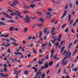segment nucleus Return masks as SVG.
I'll list each match as a JSON object with an SVG mask.
<instances>
[{"label": "nucleus", "instance_id": "obj_1", "mask_svg": "<svg viewBox=\"0 0 78 78\" xmlns=\"http://www.w3.org/2000/svg\"><path fill=\"white\" fill-rule=\"evenodd\" d=\"M42 31H40L39 32V39H40L38 40V42L39 43H40V41L41 42H42V41H43V38H41V37H42Z\"/></svg>", "mask_w": 78, "mask_h": 78}, {"label": "nucleus", "instance_id": "obj_2", "mask_svg": "<svg viewBox=\"0 0 78 78\" xmlns=\"http://www.w3.org/2000/svg\"><path fill=\"white\" fill-rule=\"evenodd\" d=\"M16 12H17V13H16L14 12H13V13L15 14V16H20V18H23V17L21 16V13L20 12L18 11H16Z\"/></svg>", "mask_w": 78, "mask_h": 78}, {"label": "nucleus", "instance_id": "obj_3", "mask_svg": "<svg viewBox=\"0 0 78 78\" xmlns=\"http://www.w3.org/2000/svg\"><path fill=\"white\" fill-rule=\"evenodd\" d=\"M26 19H24L25 22L29 24L30 23V18L28 17L27 16H26Z\"/></svg>", "mask_w": 78, "mask_h": 78}, {"label": "nucleus", "instance_id": "obj_4", "mask_svg": "<svg viewBox=\"0 0 78 78\" xmlns=\"http://www.w3.org/2000/svg\"><path fill=\"white\" fill-rule=\"evenodd\" d=\"M72 55V53L70 52V51H68L66 53V56H67L69 58H70L71 57V55Z\"/></svg>", "mask_w": 78, "mask_h": 78}, {"label": "nucleus", "instance_id": "obj_5", "mask_svg": "<svg viewBox=\"0 0 78 78\" xmlns=\"http://www.w3.org/2000/svg\"><path fill=\"white\" fill-rule=\"evenodd\" d=\"M47 16H46L47 18H48V17H51L53 15H51V13L50 12H48L46 13Z\"/></svg>", "mask_w": 78, "mask_h": 78}, {"label": "nucleus", "instance_id": "obj_6", "mask_svg": "<svg viewBox=\"0 0 78 78\" xmlns=\"http://www.w3.org/2000/svg\"><path fill=\"white\" fill-rule=\"evenodd\" d=\"M14 54L15 55H22V56H23V54L22 53H20L19 52H15L14 53Z\"/></svg>", "mask_w": 78, "mask_h": 78}, {"label": "nucleus", "instance_id": "obj_7", "mask_svg": "<svg viewBox=\"0 0 78 78\" xmlns=\"http://www.w3.org/2000/svg\"><path fill=\"white\" fill-rule=\"evenodd\" d=\"M2 14L3 15L5 16L6 17H8L9 16V14H6L4 12H2Z\"/></svg>", "mask_w": 78, "mask_h": 78}, {"label": "nucleus", "instance_id": "obj_8", "mask_svg": "<svg viewBox=\"0 0 78 78\" xmlns=\"http://www.w3.org/2000/svg\"><path fill=\"white\" fill-rule=\"evenodd\" d=\"M56 40H57V39H56V38L55 37L54 39V41L51 40V42H52V44H55V41H56Z\"/></svg>", "mask_w": 78, "mask_h": 78}, {"label": "nucleus", "instance_id": "obj_9", "mask_svg": "<svg viewBox=\"0 0 78 78\" xmlns=\"http://www.w3.org/2000/svg\"><path fill=\"white\" fill-rule=\"evenodd\" d=\"M66 12H67V11L66 10H65L63 15L62 16L61 19H62L63 18L65 17V16H66Z\"/></svg>", "mask_w": 78, "mask_h": 78}, {"label": "nucleus", "instance_id": "obj_10", "mask_svg": "<svg viewBox=\"0 0 78 78\" xmlns=\"http://www.w3.org/2000/svg\"><path fill=\"white\" fill-rule=\"evenodd\" d=\"M54 59H55L56 61H58L59 59H60V58H58V57H57V55H55L54 57Z\"/></svg>", "mask_w": 78, "mask_h": 78}, {"label": "nucleus", "instance_id": "obj_11", "mask_svg": "<svg viewBox=\"0 0 78 78\" xmlns=\"http://www.w3.org/2000/svg\"><path fill=\"white\" fill-rule=\"evenodd\" d=\"M45 69H47L48 67V62H46L44 66Z\"/></svg>", "mask_w": 78, "mask_h": 78}, {"label": "nucleus", "instance_id": "obj_12", "mask_svg": "<svg viewBox=\"0 0 78 78\" xmlns=\"http://www.w3.org/2000/svg\"><path fill=\"white\" fill-rule=\"evenodd\" d=\"M24 73V75H28V70L25 71Z\"/></svg>", "mask_w": 78, "mask_h": 78}, {"label": "nucleus", "instance_id": "obj_13", "mask_svg": "<svg viewBox=\"0 0 78 78\" xmlns=\"http://www.w3.org/2000/svg\"><path fill=\"white\" fill-rule=\"evenodd\" d=\"M48 28H45L43 30L44 33H47V30H48Z\"/></svg>", "mask_w": 78, "mask_h": 78}, {"label": "nucleus", "instance_id": "obj_14", "mask_svg": "<svg viewBox=\"0 0 78 78\" xmlns=\"http://www.w3.org/2000/svg\"><path fill=\"white\" fill-rule=\"evenodd\" d=\"M61 37H62V35H60L57 39L58 41V42H59L61 41Z\"/></svg>", "mask_w": 78, "mask_h": 78}, {"label": "nucleus", "instance_id": "obj_15", "mask_svg": "<svg viewBox=\"0 0 78 78\" xmlns=\"http://www.w3.org/2000/svg\"><path fill=\"white\" fill-rule=\"evenodd\" d=\"M72 45H73L72 43H69V45L68 46V50H69V49H70V47H71V46H72Z\"/></svg>", "mask_w": 78, "mask_h": 78}, {"label": "nucleus", "instance_id": "obj_16", "mask_svg": "<svg viewBox=\"0 0 78 78\" xmlns=\"http://www.w3.org/2000/svg\"><path fill=\"white\" fill-rule=\"evenodd\" d=\"M64 48H65V47H62L61 49V51H60L61 53H62L63 51H64Z\"/></svg>", "mask_w": 78, "mask_h": 78}, {"label": "nucleus", "instance_id": "obj_17", "mask_svg": "<svg viewBox=\"0 0 78 78\" xmlns=\"http://www.w3.org/2000/svg\"><path fill=\"white\" fill-rule=\"evenodd\" d=\"M53 64V61H51L48 64V66H51V65H52Z\"/></svg>", "mask_w": 78, "mask_h": 78}, {"label": "nucleus", "instance_id": "obj_18", "mask_svg": "<svg viewBox=\"0 0 78 78\" xmlns=\"http://www.w3.org/2000/svg\"><path fill=\"white\" fill-rule=\"evenodd\" d=\"M13 28L14 27H11L9 29V31H14V29H13Z\"/></svg>", "mask_w": 78, "mask_h": 78}, {"label": "nucleus", "instance_id": "obj_19", "mask_svg": "<svg viewBox=\"0 0 78 78\" xmlns=\"http://www.w3.org/2000/svg\"><path fill=\"white\" fill-rule=\"evenodd\" d=\"M27 31H28V28L26 27L23 31V33H26V32H27Z\"/></svg>", "mask_w": 78, "mask_h": 78}, {"label": "nucleus", "instance_id": "obj_20", "mask_svg": "<svg viewBox=\"0 0 78 78\" xmlns=\"http://www.w3.org/2000/svg\"><path fill=\"white\" fill-rule=\"evenodd\" d=\"M36 5L34 4H32L30 5V7L32 8H34V7H36Z\"/></svg>", "mask_w": 78, "mask_h": 78}, {"label": "nucleus", "instance_id": "obj_21", "mask_svg": "<svg viewBox=\"0 0 78 78\" xmlns=\"http://www.w3.org/2000/svg\"><path fill=\"white\" fill-rule=\"evenodd\" d=\"M71 15L70 14L68 16V21H69V20H70L71 18Z\"/></svg>", "mask_w": 78, "mask_h": 78}, {"label": "nucleus", "instance_id": "obj_22", "mask_svg": "<svg viewBox=\"0 0 78 78\" xmlns=\"http://www.w3.org/2000/svg\"><path fill=\"white\" fill-rule=\"evenodd\" d=\"M39 20L40 21V22H42V23L44 22V19L42 18H41L39 19Z\"/></svg>", "mask_w": 78, "mask_h": 78}, {"label": "nucleus", "instance_id": "obj_23", "mask_svg": "<svg viewBox=\"0 0 78 78\" xmlns=\"http://www.w3.org/2000/svg\"><path fill=\"white\" fill-rule=\"evenodd\" d=\"M72 70L74 72H76L78 70V68H74Z\"/></svg>", "mask_w": 78, "mask_h": 78}, {"label": "nucleus", "instance_id": "obj_24", "mask_svg": "<svg viewBox=\"0 0 78 78\" xmlns=\"http://www.w3.org/2000/svg\"><path fill=\"white\" fill-rule=\"evenodd\" d=\"M10 39L11 40H12V41H14L15 42H17V41L15 40V39L14 38H12V37H10Z\"/></svg>", "mask_w": 78, "mask_h": 78}, {"label": "nucleus", "instance_id": "obj_25", "mask_svg": "<svg viewBox=\"0 0 78 78\" xmlns=\"http://www.w3.org/2000/svg\"><path fill=\"white\" fill-rule=\"evenodd\" d=\"M69 21L70 23L69 24V25H72V23H73V20H69Z\"/></svg>", "mask_w": 78, "mask_h": 78}, {"label": "nucleus", "instance_id": "obj_26", "mask_svg": "<svg viewBox=\"0 0 78 78\" xmlns=\"http://www.w3.org/2000/svg\"><path fill=\"white\" fill-rule=\"evenodd\" d=\"M37 59V58H35L34 59V60L31 62V63H33L34 62H35V61H36Z\"/></svg>", "mask_w": 78, "mask_h": 78}, {"label": "nucleus", "instance_id": "obj_27", "mask_svg": "<svg viewBox=\"0 0 78 78\" xmlns=\"http://www.w3.org/2000/svg\"><path fill=\"white\" fill-rule=\"evenodd\" d=\"M9 46H10V44H9L8 43H7V45H5V47H8Z\"/></svg>", "mask_w": 78, "mask_h": 78}, {"label": "nucleus", "instance_id": "obj_28", "mask_svg": "<svg viewBox=\"0 0 78 78\" xmlns=\"http://www.w3.org/2000/svg\"><path fill=\"white\" fill-rule=\"evenodd\" d=\"M7 22H9L10 23H14V21L12 20H9L7 21Z\"/></svg>", "mask_w": 78, "mask_h": 78}, {"label": "nucleus", "instance_id": "obj_29", "mask_svg": "<svg viewBox=\"0 0 78 78\" xmlns=\"http://www.w3.org/2000/svg\"><path fill=\"white\" fill-rule=\"evenodd\" d=\"M45 74L44 73L41 76V78H45Z\"/></svg>", "mask_w": 78, "mask_h": 78}, {"label": "nucleus", "instance_id": "obj_30", "mask_svg": "<svg viewBox=\"0 0 78 78\" xmlns=\"http://www.w3.org/2000/svg\"><path fill=\"white\" fill-rule=\"evenodd\" d=\"M66 25H67V24H63L62 27V29L64 28V27H65V26H66Z\"/></svg>", "mask_w": 78, "mask_h": 78}, {"label": "nucleus", "instance_id": "obj_31", "mask_svg": "<svg viewBox=\"0 0 78 78\" xmlns=\"http://www.w3.org/2000/svg\"><path fill=\"white\" fill-rule=\"evenodd\" d=\"M7 51L8 53H11V49H10L9 48L8 49V50H7Z\"/></svg>", "mask_w": 78, "mask_h": 78}, {"label": "nucleus", "instance_id": "obj_32", "mask_svg": "<svg viewBox=\"0 0 78 78\" xmlns=\"http://www.w3.org/2000/svg\"><path fill=\"white\" fill-rule=\"evenodd\" d=\"M41 61V60H39V61H38V62L39 64H40V65H41V64H43V62H40V61Z\"/></svg>", "mask_w": 78, "mask_h": 78}, {"label": "nucleus", "instance_id": "obj_33", "mask_svg": "<svg viewBox=\"0 0 78 78\" xmlns=\"http://www.w3.org/2000/svg\"><path fill=\"white\" fill-rule=\"evenodd\" d=\"M54 31H55V28H52V30L51 31V33H52V34H53Z\"/></svg>", "mask_w": 78, "mask_h": 78}, {"label": "nucleus", "instance_id": "obj_34", "mask_svg": "<svg viewBox=\"0 0 78 78\" xmlns=\"http://www.w3.org/2000/svg\"><path fill=\"white\" fill-rule=\"evenodd\" d=\"M4 71L5 72V73L7 72H8V70L6 68H5L4 69Z\"/></svg>", "mask_w": 78, "mask_h": 78}, {"label": "nucleus", "instance_id": "obj_35", "mask_svg": "<svg viewBox=\"0 0 78 78\" xmlns=\"http://www.w3.org/2000/svg\"><path fill=\"white\" fill-rule=\"evenodd\" d=\"M24 14H26V13H29V12L28 11H25L23 12Z\"/></svg>", "mask_w": 78, "mask_h": 78}, {"label": "nucleus", "instance_id": "obj_36", "mask_svg": "<svg viewBox=\"0 0 78 78\" xmlns=\"http://www.w3.org/2000/svg\"><path fill=\"white\" fill-rule=\"evenodd\" d=\"M0 24H1V25H4V26L6 25V24H5V23L3 22H0Z\"/></svg>", "mask_w": 78, "mask_h": 78}, {"label": "nucleus", "instance_id": "obj_37", "mask_svg": "<svg viewBox=\"0 0 78 78\" xmlns=\"http://www.w3.org/2000/svg\"><path fill=\"white\" fill-rule=\"evenodd\" d=\"M48 10L50 12H51V11H52V9H51V8L48 9Z\"/></svg>", "mask_w": 78, "mask_h": 78}, {"label": "nucleus", "instance_id": "obj_38", "mask_svg": "<svg viewBox=\"0 0 78 78\" xmlns=\"http://www.w3.org/2000/svg\"><path fill=\"white\" fill-rule=\"evenodd\" d=\"M37 13L38 14L39 16H41L42 15V13L41 12H37Z\"/></svg>", "mask_w": 78, "mask_h": 78}, {"label": "nucleus", "instance_id": "obj_39", "mask_svg": "<svg viewBox=\"0 0 78 78\" xmlns=\"http://www.w3.org/2000/svg\"><path fill=\"white\" fill-rule=\"evenodd\" d=\"M69 5L70 6V8H72V3H69Z\"/></svg>", "mask_w": 78, "mask_h": 78}, {"label": "nucleus", "instance_id": "obj_40", "mask_svg": "<svg viewBox=\"0 0 78 78\" xmlns=\"http://www.w3.org/2000/svg\"><path fill=\"white\" fill-rule=\"evenodd\" d=\"M76 51H77V49H76V50L74 52L73 54V56H74V55H75V53H76Z\"/></svg>", "mask_w": 78, "mask_h": 78}, {"label": "nucleus", "instance_id": "obj_41", "mask_svg": "<svg viewBox=\"0 0 78 78\" xmlns=\"http://www.w3.org/2000/svg\"><path fill=\"white\" fill-rule=\"evenodd\" d=\"M31 39H32V37L31 36H30V37H28V40H30Z\"/></svg>", "mask_w": 78, "mask_h": 78}, {"label": "nucleus", "instance_id": "obj_42", "mask_svg": "<svg viewBox=\"0 0 78 78\" xmlns=\"http://www.w3.org/2000/svg\"><path fill=\"white\" fill-rule=\"evenodd\" d=\"M24 7L25 8H28V9H30V7H28V6L26 5H24Z\"/></svg>", "mask_w": 78, "mask_h": 78}, {"label": "nucleus", "instance_id": "obj_43", "mask_svg": "<svg viewBox=\"0 0 78 78\" xmlns=\"http://www.w3.org/2000/svg\"><path fill=\"white\" fill-rule=\"evenodd\" d=\"M12 4L13 5H11V6L12 7H14V6H16V5L15 4H14V3H12Z\"/></svg>", "mask_w": 78, "mask_h": 78}, {"label": "nucleus", "instance_id": "obj_44", "mask_svg": "<svg viewBox=\"0 0 78 78\" xmlns=\"http://www.w3.org/2000/svg\"><path fill=\"white\" fill-rule=\"evenodd\" d=\"M68 62V60L66 61V62L63 64V65L64 66H65V65H66V64H67V63Z\"/></svg>", "mask_w": 78, "mask_h": 78}, {"label": "nucleus", "instance_id": "obj_45", "mask_svg": "<svg viewBox=\"0 0 78 78\" xmlns=\"http://www.w3.org/2000/svg\"><path fill=\"white\" fill-rule=\"evenodd\" d=\"M77 23L76 22H75L73 24V27H75V26H76V25Z\"/></svg>", "mask_w": 78, "mask_h": 78}, {"label": "nucleus", "instance_id": "obj_46", "mask_svg": "<svg viewBox=\"0 0 78 78\" xmlns=\"http://www.w3.org/2000/svg\"><path fill=\"white\" fill-rule=\"evenodd\" d=\"M68 6H69V5L68 4H67L65 7V9H67V8H68Z\"/></svg>", "mask_w": 78, "mask_h": 78}, {"label": "nucleus", "instance_id": "obj_47", "mask_svg": "<svg viewBox=\"0 0 78 78\" xmlns=\"http://www.w3.org/2000/svg\"><path fill=\"white\" fill-rule=\"evenodd\" d=\"M48 58H49V57L48 56V55L45 58V60H47Z\"/></svg>", "mask_w": 78, "mask_h": 78}, {"label": "nucleus", "instance_id": "obj_48", "mask_svg": "<svg viewBox=\"0 0 78 78\" xmlns=\"http://www.w3.org/2000/svg\"><path fill=\"white\" fill-rule=\"evenodd\" d=\"M40 73V71H39L37 73V75H36L38 76V75H39Z\"/></svg>", "mask_w": 78, "mask_h": 78}, {"label": "nucleus", "instance_id": "obj_49", "mask_svg": "<svg viewBox=\"0 0 78 78\" xmlns=\"http://www.w3.org/2000/svg\"><path fill=\"white\" fill-rule=\"evenodd\" d=\"M54 51H55V49H53L52 51H51V54H53Z\"/></svg>", "mask_w": 78, "mask_h": 78}, {"label": "nucleus", "instance_id": "obj_50", "mask_svg": "<svg viewBox=\"0 0 78 78\" xmlns=\"http://www.w3.org/2000/svg\"><path fill=\"white\" fill-rule=\"evenodd\" d=\"M9 36V34H8L7 35H6L5 36V37H8Z\"/></svg>", "mask_w": 78, "mask_h": 78}, {"label": "nucleus", "instance_id": "obj_51", "mask_svg": "<svg viewBox=\"0 0 78 78\" xmlns=\"http://www.w3.org/2000/svg\"><path fill=\"white\" fill-rule=\"evenodd\" d=\"M68 30H69V29L68 28H67L65 30V32H66V33H67L68 31Z\"/></svg>", "mask_w": 78, "mask_h": 78}, {"label": "nucleus", "instance_id": "obj_52", "mask_svg": "<svg viewBox=\"0 0 78 78\" xmlns=\"http://www.w3.org/2000/svg\"><path fill=\"white\" fill-rule=\"evenodd\" d=\"M66 53H67V51L65 50L63 52V55H65Z\"/></svg>", "mask_w": 78, "mask_h": 78}, {"label": "nucleus", "instance_id": "obj_53", "mask_svg": "<svg viewBox=\"0 0 78 78\" xmlns=\"http://www.w3.org/2000/svg\"><path fill=\"white\" fill-rule=\"evenodd\" d=\"M1 20H2V21H5V19L3 18H2L1 19Z\"/></svg>", "mask_w": 78, "mask_h": 78}, {"label": "nucleus", "instance_id": "obj_54", "mask_svg": "<svg viewBox=\"0 0 78 78\" xmlns=\"http://www.w3.org/2000/svg\"><path fill=\"white\" fill-rule=\"evenodd\" d=\"M61 69L60 68L59 70L58 71V72L57 73V74H58L59 72L61 71Z\"/></svg>", "mask_w": 78, "mask_h": 78}, {"label": "nucleus", "instance_id": "obj_55", "mask_svg": "<svg viewBox=\"0 0 78 78\" xmlns=\"http://www.w3.org/2000/svg\"><path fill=\"white\" fill-rule=\"evenodd\" d=\"M68 57H67V56H66L65 58L63 59H64V60H66V59H68Z\"/></svg>", "mask_w": 78, "mask_h": 78}, {"label": "nucleus", "instance_id": "obj_56", "mask_svg": "<svg viewBox=\"0 0 78 78\" xmlns=\"http://www.w3.org/2000/svg\"><path fill=\"white\" fill-rule=\"evenodd\" d=\"M65 42V41H62L61 43V44L62 45H63V43H64V42Z\"/></svg>", "mask_w": 78, "mask_h": 78}, {"label": "nucleus", "instance_id": "obj_57", "mask_svg": "<svg viewBox=\"0 0 78 78\" xmlns=\"http://www.w3.org/2000/svg\"><path fill=\"white\" fill-rule=\"evenodd\" d=\"M76 42H77V41H76V40H75L74 42V44H76Z\"/></svg>", "mask_w": 78, "mask_h": 78}, {"label": "nucleus", "instance_id": "obj_58", "mask_svg": "<svg viewBox=\"0 0 78 78\" xmlns=\"http://www.w3.org/2000/svg\"><path fill=\"white\" fill-rule=\"evenodd\" d=\"M49 47H51V46H52V45L51 44V43H50V42L49 43Z\"/></svg>", "mask_w": 78, "mask_h": 78}, {"label": "nucleus", "instance_id": "obj_59", "mask_svg": "<svg viewBox=\"0 0 78 78\" xmlns=\"http://www.w3.org/2000/svg\"><path fill=\"white\" fill-rule=\"evenodd\" d=\"M76 5H78V1H77L76 2Z\"/></svg>", "mask_w": 78, "mask_h": 78}, {"label": "nucleus", "instance_id": "obj_60", "mask_svg": "<svg viewBox=\"0 0 78 78\" xmlns=\"http://www.w3.org/2000/svg\"><path fill=\"white\" fill-rule=\"evenodd\" d=\"M45 69V67H44V66H42L41 67V69L42 70H43V69Z\"/></svg>", "mask_w": 78, "mask_h": 78}, {"label": "nucleus", "instance_id": "obj_61", "mask_svg": "<svg viewBox=\"0 0 78 78\" xmlns=\"http://www.w3.org/2000/svg\"><path fill=\"white\" fill-rule=\"evenodd\" d=\"M59 45V43H57V44H55L56 46H58Z\"/></svg>", "mask_w": 78, "mask_h": 78}, {"label": "nucleus", "instance_id": "obj_62", "mask_svg": "<svg viewBox=\"0 0 78 78\" xmlns=\"http://www.w3.org/2000/svg\"><path fill=\"white\" fill-rule=\"evenodd\" d=\"M0 74H1V76H2V77L5 76H4V75L3 74V73H0Z\"/></svg>", "mask_w": 78, "mask_h": 78}, {"label": "nucleus", "instance_id": "obj_63", "mask_svg": "<svg viewBox=\"0 0 78 78\" xmlns=\"http://www.w3.org/2000/svg\"><path fill=\"white\" fill-rule=\"evenodd\" d=\"M15 18L16 19H17V20H19V17H15Z\"/></svg>", "mask_w": 78, "mask_h": 78}, {"label": "nucleus", "instance_id": "obj_64", "mask_svg": "<svg viewBox=\"0 0 78 78\" xmlns=\"http://www.w3.org/2000/svg\"><path fill=\"white\" fill-rule=\"evenodd\" d=\"M37 70H38V69L37 68L34 71L35 72H37Z\"/></svg>", "mask_w": 78, "mask_h": 78}]
</instances>
